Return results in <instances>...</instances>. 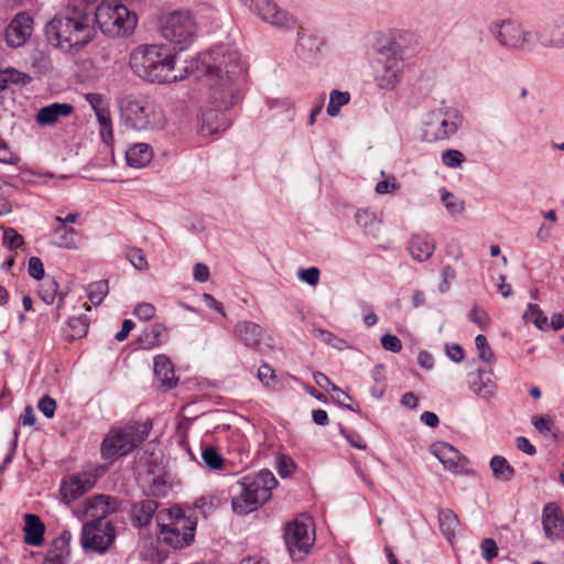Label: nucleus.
<instances>
[{"label": "nucleus", "mask_w": 564, "mask_h": 564, "mask_svg": "<svg viewBox=\"0 0 564 564\" xmlns=\"http://www.w3.org/2000/svg\"><path fill=\"white\" fill-rule=\"evenodd\" d=\"M120 115L124 126L135 131L159 130L165 126L161 109L143 96H127L120 101Z\"/></svg>", "instance_id": "obj_6"}, {"label": "nucleus", "mask_w": 564, "mask_h": 564, "mask_svg": "<svg viewBox=\"0 0 564 564\" xmlns=\"http://www.w3.org/2000/svg\"><path fill=\"white\" fill-rule=\"evenodd\" d=\"M432 454L441 462L445 469L452 473L462 471L468 464V459L451 444L438 442L432 445Z\"/></svg>", "instance_id": "obj_15"}, {"label": "nucleus", "mask_w": 564, "mask_h": 564, "mask_svg": "<svg viewBox=\"0 0 564 564\" xmlns=\"http://www.w3.org/2000/svg\"><path fill=\"white\" fill-rule=\"evenodd\" d=\"M446 355L454 362H459L464 359V351L457 344L446 346Z\"/></svg>", "instance_id": "obj_63"}, {"label": "nucleus", "mask_w": 564, "mask_h": 564, "mask_svg": "<svg viewBox=\"0 0 564 564\" xmlns=\"http://www.w3.org/2000/svg\"><path fill=\"white\" fill-rule=\"evenodd\" d=\"M542 523L545 535L558 540L564 532V518L556 503H547L543 509Z\"/></svg>", "instance_id": "obj_18"}, {"label": "nucleus", "mask_w": 564, "mask_h": 564, "mask_svg": "<svg viewBox=\"0 0 564 564\" xmlns=\"http://www.w3.org/2000/svg\"><path fill=\"white\" fill-rule=\"evenodd\" d=\"M202 458L204 464L214 470H218L221 468L224 464V459L219 452L215 447H206L203 449Z\"/></svg>", "instance_id": "obj_41"}, {"label": "nucleus", "mask_w": 564, "mask_h": 564, "mask_svg": "<svg viewBox=\"0 0 564 564\" xmlns=\"http://www.w3.org/2000/svg\"><path fill=\"white\" fill-rule=\"evenodd\" d=\"M86 100L91 106L95 112L107 108L105 105L104 97L100 94H87Z\"/></svg>", "instance_id": "obj_62"}, {"label": "nucleus", "mask_w": 564, "mask_h": 564, "mask_svg": "<svg viewBox=\"0 0 564 564\" xmlns=\"http://www.w3.org/2000/svg\"><path fill=\"white\" fill-rule=\"evenodd\" d=\"M33 32V19L26 12H19L6 29L4 40L8 46H23Z\"/></svg>", "instance_id": "obj_14"}, {"label": "nucleus", "mask_w": 564, "mask_h": 564, "mask_svg": "<svg viewBox=\"0 0 564 564\" xmlns=\"http://www.w3.org/2000/svg\"><path fill=\"white\" fill-rule=\"evenodd\" d=\"M240 2L262 21L274 26L292 29L295 25L294 18L279 8L272 0H240Z\"/></svg>", "instance_id": "obj_13"}, {"label": "nucleus", "mask_w": 564, "mask_h": 564, "mask_svg": "<svg viewBox=\"0 0 564 564\" xmlns=\"http://www.w3.org/2000/svg\"><path fill=\"white\" fill-rule=\"evenodd\" d=\"M127 260L137 269V270H145L148 268V262L145 260V256L143 251L139 248L131 247L126 250Z\"/></svg>", "instance_id": "obj_42"}, {"label": "nucleus", "mask_w": 564, "mask_h": 564, "mask_svg": "<svg viewBox=\"0 0 564 564\" xmlns=\"http://www.w3.org/2000/svg\"><path fill=\"white\" fill-rule=\"evenodd\" d=\"M340 434L348 441V443L358 448V449H366L367 445L361 441V437L356 433H348L346 429L340 426L339 429Z\"/></svg>", "instance_id": "obj_59"}, {"label": "nucleus", "mask_w": 564, "mask_h": 564, "mask_svg": "<svg viewBox=\"0 0 564 564\" xmlns=\"http://www.w3.org/2000/svg\"><path fill=\"white\" fill-rule=\"evenodd\" d=\"M156 521L160 542L177 550L194 542L197 520L180 507L158 512Z\"/></svg>", "instance_id": "obj_5"}, {"label": "nucleus", "mask_w": 564, "mask_h": 564, "mask_svg": "<svg viewBox=\"0 0 564 564\" xmlns=\"http://www.w3.org/2000/svg\"><path fill=\"white\" fill-rule=\"evenodd\" d=\"M89 3L76 0L46 24L45 36L53 46L63 51L83 47L91 41L95 23L112 37L134 31L138 17L119 0H104L95 9L89 8Z\"/></svg>", "instance_id": "obj_2"}, {"label": "nucleus", "mask_w": 564, "mask_h": 564, "mask_svg": "<svg viewBox=\"0 0 564 564\" xmlns=\"http://www.w3.org/2000/svg\"><path fill=\"white\" fill-rule=\"evenodd\" d=\"M355 219L358 226H360L367 235H371L372 237H377L379 235L381 221L373 213L367 209H359L355 215Z\"/></svg>", "instance_id": "obj_32"}, {"label": "nucleus", "mask_w": 564, "mask_h": 564, "mask_svg": "<svg viewBox=\"0 0 564 564\" xmlns=\"http://www.w3.org/2000/svg\"><path fill=\"white\" fill-rule=\"evenodd\" d=\"M314 332H315V336L318 337L325 344H327L338 350H341L345 348V345H346L345 340L337 337L333 333H330L326 329H322V328H317Z\"/></svg>", "instance_id": "obj_44"}, {"label": "nucleus", "mask_w": 564, "mask_h": 564, "mask_svg": "<svg viewBox=\"0 0 564 564\" xmlns=\"http://www.w3.org/2000/svg\"><path fill=\"white\" fill-rule=\"evenodd\" d=\"M58 284L54 280L47 281L41 289L40 295L46 304H52L57 294Z\"/></svg>", "instance_id": "obj_50"}, {"label": "nucleus", "mask_w": 564, "mask_h": 564, "mask_svg": "<svg viewBox=\"0 0 564 564\" xmlns=\"http://www.w3.org/2000/svg\"><path fill=\"white\" fill-rule=\"evenodd\" d=\"M532 424L541 434L546 435L547 433L552 432L553 422L547 415L533 416Z\"/></svg>", "instance_id": "obj_53"}, {"label": "nucleus", "mask_w": 564, "mask_h": 564, "mask_svg": "<svg viewBox=\"0 0 564 564\" xmlns=\"http://www.w3.org/2000/svg\"><path fill=\"white\" fill-rule=\"evenodd\" d=\"M96 113L100 126V134L106 143L112 140V124L108 108L98 110Z\"/></svg>", "instance_id": "obj_40"}, {"label": "nucleus", "mask_w": 564, "mask_h": 564, "mask_svg": "<svg viewBox=\"0 0 564 564\" xmlns=\"http://www.w3.org/2000/svg\"><path fill=\"white\" fill-rule=\"evenodd\" d=\"M25 525H24V542L28 545L40 546L44 539L45 525L41 521V519L31 513H26L24 516Z\"/></svg>", "instance_id": "obj_26"}, {"label": "nucleus", "mask_w": 564, "mask_h": 564, "mask_svg": "<svg viewBox=\"0 0 564 564\" xmlns=\"http://www.w3.org/2000/svg\"><path fill=\"white\" fill-rule=\"evenodd\" d=\"M258 378L264 386H271L275 380V373L269 365H262L258 370Z\"/></svg>", "instance_id": "obj_58"}, {"label": "nucleus", "mask_w": 564, "mask_h": 564, "mask_svg": "<svg viewBox=\"0 0 564 564\" xmlns=\"http://www.w3.org/2000/svg\"><path fill=\"white\" fill-rule=\"evenodd\" d=\"M21 158L9 150L7 144L2 141V163L18 166Z\"/></svg>", "instance_id": "obj_61"}, {"label": "nucleus", "mask_w": 564, "mask_h": 564, "mask_svg": "<svg viewBox=\"0 0 564 564\" xmlns=\"http://www.w3.org/2000/svg\"><path fill=\"white\" fill-rule=\"evenodd\" d=\"M69 328L73 329L72 338H80L86 335L88 322L86 316L70 317L67 322Z\"/></svg>", "instance_id": "obj_46"}, {"label": "nucleus", "mask_w": 564, "mask_h": 564, "mask_svg": "<svg viewBox=\"0 0 564 564\" xmlns=\"http://www.w3.org/2000/svg\"><path fill=\"white\" fill-rule=\"evenodd\" d=\"M73 112V106L69 104L54 102L41 108L36 113V122L40 126H52L63 117H68Z\"/></svg>", "instance_id": "obj_24"}, {"label": "nucleus", "mask_w": 564, "mask_h": 564, "mask_svg": "<svg viewBox=\"0 0 564 564\" xmlns=\"http://www.w3.org/2000/svg\"><path fill=\"white\" fill-rule=\"evenodd\" d=\"M297 276L307 284L315 286L319 281V270L316 267L301 269L297 272Z\"/></svg>", "instance_id": "obj_51"}, {"label": "nucleus", "mask_w": 564, "mask_h": 564, "mask_svg": "<svg viewBox=\"0 0 564 564\" xmlns=\"http://www.w3.org/2000/svg\"><path fill=\"white\" fill-rule=\"evenodd\" d=\"M150 335L152 336L151 345H160L167 336V328L163 324L156 323L151 326Z\"/></svg>", "instance_id": "obj_57"}, {"label": "nucleus", "mask_w": 564, "mask_h": 564, "mask_svg": "<svg viewBox=\"0 0 564 564\" xmlns=\"http://www.w3.org/2000/svg\"><path fill=\"white\" fill-rule=\"evenodd\" d=\"M350 100V95L347 91L333 90L329 95V102L326 112L329 117H337L340 107L347 105Z\"/></svg>", "instance_id": "obj_36"}, {"label": "nucleus", "mask_w": 564, "mask_h": 564, "mask_svg": "<svg viewBox=\"0 0 564 564\" xmlns=\"http://www.w3.org/2000/svg\"><path fill=\"white\" fill-rule=\"evenodd\" d=\"M464 161H465V155L459 150L449 149V150H445L442 153V162L444 165H446L448 167H452V169L458 167L463 164Z\"/></svg>", "instance_id": "obj_45"}, {"label": "nucleus", "mask_w": 564, "mask_h": 564, "mask_svg": "<svg viewBox=\"0 0 564 564\" xmlns=\"http://www.w3.org/2000/svg\"><path fill=\"white\" fill-rule=\"evenodd\" d=\"M276 485L278 480L268 469L242 477L229 489L232 511L239 516L254 511L271 498Z\"/></svg>", "instance_id": "obj_3"}, {"label": "nucleus", "mask_w": 564, "mask_h": 564, "mask_svg": "<svg viewBox=\"0 0 564 564\" xmlns=\"http://www.w3.org/2000/svg\"><path fill=\"white\" fill-rule=\"evenodd\" d=\"M489 465L492 471V476L496 480L507 482L510 481L516 475V469L508 463V460L503 456H494L490 459Z\"/></svg>", "instance_id": "obj_30"}, {"label": "nucleus", "mask_w": 564, "mask_h": 564, "mask_svg": "<svg viewBox=\"0 0 564 564\" xmlns=\"http://www.w3.org/2000/svg\"><path fill=\"white\" fill-rule=\"evenodd\" d=\"M176 55L156 45L135 50L130 57V67L141 78L151 83H172L182 80L188 73L204 76L208 86V99L216 108L228 109L239 99L238 77L243 64L237 51L219 46L199 54L185 74L175 73Z\"/></svg>", "instance_id": "obj_1"}, {"label": "nucleus", "mask_w": 564, "mask_h": 564, "mask_svg": "<svg viewBox=\"0 0 564 564\" xmlns=\"http://www.w3.org/2000/svg\"><path fill=\"white\" fill-rule=\"evenodd\" d=\"M489 32L500 46L517 52H532L538 44L536 30L516 19L496 20L490 23Z\"/></svg>", "instance_id": "obj_8"}, {"label": "nucleus", "mask_w": 564, "mask_h": 564, "mask_svg": "<svg viewBox=\"0 0 564 564\" xmlns=\"http://www.w3.org/2000/svg\"><path fill=\"white\" fill-rule=\"evenodd\" d=\"M462 123V116L456 109L441 108L425 115L423 139L435 142L455 134Z\"/></svg>", "instance_id": "obj_11"}, {"label": "nucleus", "mask_w": 564, "mask_h": 564, "mask_svg": "<svg viewBox=\"0 0 564 564\" xmlns=\"http://www.w3.org/2000/svg\"><path fill=\"white\" fill-rule=\"evenodd\" d=\"M69 556V538L62 534L47 550L43 564H66Z\"/></svg>", "instance_id": "obj_27"}, {"label": "nucleus", "mask_w": 564, "mask_h": 564, "mask_svg": "<svg viewBox=\"0 0 564 564\" xmlns=\"http://www.w3.org/2000/svg\"><path fill=\"white\" fill-rule=\"evenodd\" d=\"M411 34L394 35L378 51L375 64V79L381 89L392 90L400 83L404 68L405 45Z\"/></svg>", "instance_id": "obj_4"}, {"label": "nucleus", "mask_w": 564, "mask_h": 564, "mask_svg": "<svg viewBox=\"0 0 564 564\" xmlns=\"http://www.w3.org/2000/svg\"><path fill=\"white\" fill-rule=\"evenodd\" d=\"M469 389L482 399H490L496 391V383L492 380V371L489 368H479L468 373Z\"/></svg>", "instance_id": "obj_17"}, {"label": "nucleus", "mask_w": 564, "mask_h": 564, "mask_svg": "<svg viewBox=\"0 0 564 564\" xmlns=\"http://www.w3.org/2000/svg\"><path fill=\"white\" fill-rule=\"evenodd\" d=\"M481 556L491 562L498 555V546L494 539L486 538L480 543Z\"/></svg>", "instance_id": "obj_48"}, {"label": "nucleus", "mask_w": 564, "mask_h": 564, "mask_svg": "<svg viewBox=\"0 0 564 564\" xmlns=\"http://www.w3.org/2000/svg\"><path fill=\"white\" fill-rule=\"evenodd\" d=\"M159 30L165 40L184 50L194 41L197 28L191 12L177 10L160 18Z\"/></svg>", "instance_id": "obj_10"}, {"label": "nucleus", "mask_w": 564, "mask_h": 564, "mask_svg": "<svg viewBox=\"0 0 564 564\" xmlns=\"http://www.w3.org/2000/svg\"><path fill=\"white\" fill-rule=\"evenodd\" d=\"M202 124L199 131L204 135H213L220 131H225L230 126V120L221 111V109H207L202 112Z\"/></svg>", "instance_id": "obj_21"}, {"label": "nucleus", "mask_w": 564, "mask_h": 564, "mask_svg": "<svg viewBox=\"0 0 564 564\" xmlns=\"http://www.w3.org/2000/svg\"><path fill=\"white\" fill-rule=\"evenodd\" d=\"M276 470L281 477H288L295 470V464L290 457L280 455L276 458Z\"/></svg>", "instance_id": "obj_49"}, {"label": "nucleus", "mask_w": 564, "mask_h": 564, "mask_svg": "<svg viewBox=\"0 0 564 564\" xmlns=\"http://www.w3.org/2000/svg\"><path fill=\"white\" fill-rule=\"evenodd\" d=\"M283 540L294 562L305 560L315 543V528L312 519L301 517L288 522L284 527Z\"/></svg>", "instance_id": "obj_9"}, {"label": "nucleus", "mask_w": 564, "mask_h": 564, "mask_svg": "<svg viewBox=\"0 0 564 564\" xmlns=\"http://www.w3.org/2000/svg\"><path fill=\"white\" fill-rule=\"evenodd\" d=\"M435 247V240L430 234L419 232L411 237L408 249L413 260L424 262L432 257Z\"/></svg>", "instance_id": "obj_20"}, {"label": "nucleus", "mask_w": 564, "mask_h": 564, "mask_svg": "<svg viewBox=\"0 0 564 564\" xmlns=\"http://www.w3.org/2000/svg\"><path fill=\"white\" fill-rule=\"evenodd\" d=\"M438 523L441 531L448 540L455 538L459 521L451 509H443L438 512Z\"/></svg>", "instance_id": "obj_33"}, {"label": "nucleus", "mask_w": 564, "mask_h": 564, "mask_svg": "<svg viewBox=\"0 0 564 564\" xmlns=\"http://www.w3.org/2000/svg\"><path fill=\"white\" fill-rule=\"evenodd\" d=\"M381 345L386 350L391 352H399L402 349L401 340L395 335L391 334H386L381 337Z\"/></svg>", "instance_id": "obj_56"}, {"label": "nucleus", "mask_w": 564, "mask_h": 564, "mask_svg": "<svg viewBox=\"0 0 564 564\" xmlns=\"http://www.w3.org/2000/svg\"><path fill=\"white\" fill-rule=\"evenodd\" d=\"M517 448L528 455H534L536 453L535 447L524 436H518L516 438Z\"/></svg>", "instance_id": "obj_64"}, {"label": "nucleus", "mask_w": 564, "mask_h": 564, "mask_svg": "<svg viewBox=\"0 0 564 564\" xmlns=\"http://www.w3.org/2000/svg\"><path fill=\"white\" fill-rule=\"evenodd\" d=\"M77 231L62 223L53 230V242L59 248L73 249L76 246Z\"/></svg>", "instance_id": "obj_31"}, {"label": "nucleus", "mask_w": 564, "mask_h": 564, "mask_svg": "<svg viewBox=\"0 0 564 564\" xmlns=\"http://www.w3.org/2000/svg\"><path fill=\"white\" fill-rule=\"evenodd\" d=\"M37 408L43 415L51 419L54 416L56 411V401L48 395H44L40 399Z\"/></svg>", "instance_id": "obj_54"}, {"label": "nucleus", "mask_w": 564, "mask_h": 564, "mask_svg": "<svg viewBox=\"0 0 564 564\" xmlns=\"http://www.w3.org/2000/svg\"><path fill=\"white\" fill-rule=\"evenodd\" d=\"M470 319L477 324L480 328H485L488 325V315L485 311L475 307L470 313Z\"/></svg>", "instance_id": "obj_60"}, {"label": "nucleus", "mask_w": 564, "mask_h": 564, "mask_svg": "<svg viewBox=\"0 0 564 564\" xmlns=\"http://www.w3.org/2000/svg\"><path fill=\"white\" fill-rule=\"evenodd\" d=\"M151 427L152 424L145 422L110 430L101 442V457L104 459L113 460L119 456L128 455L145 441Z\"/></svg>", "instance_id": "obj_7"}, {"label": "nucleus", "mask_w": 564, "mask_h": 564, "mask_svg": "<svg viewBox=\"0 0 564 564\" xmlns=\"http://www.w3.org/2000/svg\"><path fill=\"white\" fill-rule=\"evenodd\" d=\"M153 158L152 148L147 143H137L126 151L127 163L132 167H143Z\"/></svg>", "instance_id": "obj_28"}, {"label": "nucleus", "mask_w": 564, "mask_h": 564, "mask_svg": "<svg viewBox=\"0 0 564 564\" xmlns=\"http://www.w3.org/2000/svg\"><path fill=\"white\" fill-rule=\"evenodd\" d=\"M523 319L527 323H533L536 328L544 330L547 327V317L536 304H528L523 313Z\"/></svg>", "instance_id": "obj_37"}, {"label": "nucleus", "mask_w": 564, "mask_h": 564, "mask_svg": "<svg viewBox=\"0 0 564 564\" xmlns=\"http://www.w3.org/2000/svg\"><path fill=\"white\" fill-rule=\"evenodd\" d=\"M438 193L443 205L452 216L459 215L465 210V202L456 197L452 192L442 187Z\"/></svg>", "instance_id": "obj_34"}, {"label": "nucleus", "mask_w": 564, "mask_h": 564, "mask_svg": "<svg viewBox=\"0 0 564 564\" xmlns=\"http://www.w3.org/2000/svg\"><path fill=\"white\" fill-rule=\"evenodd\" d=\"M133 314L141 321H149L155 314V307L150 303H139L133 311Z\"/></svg>", "instance_id": "obj_55"}, {"label": "nucleus", "mask_w": 564, "mask_h": 564, "mask_svg": "<svg viewBox=\"0 0 564 564\" xmlns=\"http://www.w3.org/2000/svg\"><path fill=\"white\" fill-rule=\"evenodd\" d=\"M109 286L108 281L100 280L94 283H90L87 288V296L93 305H99L104 297L108 294Z\"/></svg>", "instance_id": "obj_38"}, {"label": "nucleus", "mask_w": 564, "mask_h": 564, "mask_svg": "<svg viewBox=\"0 0 564 564\" xmlns=\"http://www.w3.org/2000/svg\"><path fill=\"white\" fill-rule=\"evenodd\" d=\"M158 510V502L152 499H143L132 503L130 519L134 527L142 529L148 527Z\"/></svg>", "instance_id": "obj_22"}, {"label": "nucleus", "mask_w": 564, "mask_h": 564, "mask_svg": "<svg viewBox=\"0 0 564 564\" xmlns=\"http://www.w3.org/2000/svg\"><path fill=\"white\" fill-rule=\"evenodd\" d=\"M153 366L155 378L160 381L161 386L171 389L177 384L173 364L166 356H156L154 358Z\"/></svg>", "instance_id": "obj_25"}, {"label": "nucleus", "mask_w": 564, "mask_h": 564, "mask_svg": "<svg viewBox=\"0 0 564 564\" xmlns=\"http://www.w3.org/2000/svg\"><path fill=\"white\" fill-rule=\"evenodd\" d=\"M28 272L35 280L43 279L45 271L42 260L37 257H31L29 260Z\"/></svg>", "instance_id": "obj_52"}, {"label": "nucleus", "mask_w": 564, "mask_h": 564, "mask_svg": "<svg viewBox=\"0 0 564 564\" xmlns=\"http://www.w3.org/2000/svg\"><path fill=\"white\" fill-rule=\"evenodd\" d=\"M235 335L239 338L247 347L257 348L262 339L263 329L257 323L250 321H241L235 325Z\"/></svg>", "instance_id": "obj_23"}, {"label": "nucleus", "mask_w": 564, "mask_h": 564, "mask_svg": "<svg viewBox=\"0 0 564 564\" xmlns=\"http://www.w3.org/2000/svg\"><path fill=\"white\" fill-rule=\"evenodd\" d=\"M95 478L90 475H75L64 480L61 485L59 494L62 500L69 505L95 486Z\"/></svg>", "instance_id": "obj_16"}, {"label": "nucleus", "mask_w": 564, "mask_h": 564, "mask_svg": "<svg viewBox=\"0 0 564 564\" xmlns=\"http://www.w3.org/2000/svg\"><path fill=\"white\" fill-rule=\"evenodd\" d=\"M475 345L478 350L479 358L486 362H489L494 358V354L487 343L484 335H477L475 338Z\"/></svg>", "instance_id": "obj_47"}, {"label": "nucleus", "mask_w": 564, "mask_h": 564, "mask_svg": "<svg viewBox=\"0 0 564 564\" xmlns=\"http://www.w3.org/2000/svg\"><path fill=\"white\" fill-rule=\"evenodd\" d=\"M322 41L314 34L307 32L303 28L297 31V48L303 53L316 52L319 50Z\"/></svg>", "instance_id": "obj_35"}, {"label": "nucleus", "mask_w": 564, "mask_h": 564, "mask_svg": "<svg viewBox=\"0 0 564 564\" xmlns=\"http://www.w3.org/2000/svg\"><path fill=\"white\" fill-rule=\"evenodd\" d=\"M564 17L552 24L536 30L538 43L547 48L564 47Z\"/></svg>", "instance_id": "obj_19"}, {"label": "nucleus", "mask_w": 564, "mask_h": 564, "mask_svg": "<svg viewBox=\"0 0 564 564\" xmlns=\"http://www.w3.org/2000/svg\"><path fill=\"white\" fill-rule=\"evenodd\" d=\"M31 82V76L25 73L18 72L15 69H6L2 70V90L6 88L4 84L13 83V84H22L25 85Z\"/></svg>", "instance_id": "obj_43"}, {"label": "nucleus", "mask_w": 564, "mask_h": 564, "mask_svg": "<svg viewBox=\"0 0 564 564\" xmlns=\"http://www.w3.org/2000/svg\"><path fill=\"white\" fill-rule=\"evenodd\" d=\"M2 246L13 251L24 246V238L15 229L2 228Z\"/></svg>", "instance_id": "obj_39"}, {"label": "nucleus", "mask_w": 564, "mask_h": 564, "mask_svg": "<svg viewBox=\"0 0 564 564\" xmlns=\"http://www.w3.org/2000/svg\"><path fill=\"white\" fill-rule=\"evenodd\" d=\"M115 538L112 522L99 518L84 524L80 542L86 552L104 554L112 545Z\"/></svg>", "instance_id": "obj_12"}, {"label": "nucleus", "mask_w": 564, "mask_h": 564, "mask_svg": "<svg viewBox=\"0 0 564 564\" xmlns=\"http://www.w3.org/2000/svg\"><path fill=\"white\" fill-rule=\"evenodd\" d=\"M115 509L116 506L113 499L104 495H98L88 500L86 513L96 519H106V516Z\"/></svg>", "instance_id": "obj_29"}]
</instances>
